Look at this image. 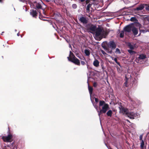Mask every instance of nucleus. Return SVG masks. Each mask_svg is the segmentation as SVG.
Wrapping results in <instances>:
<instances>
[{
    "mask_svg": "<svg viewBox=\"0 0 149 149\" xmlns=\"http://www.w3.org/2000/svg\"><path fill=\"white\" fill-rule=\"evenodd\" d=\"M91 33L95 35L96 39L100 40L102 37H105L107 35V32L103 29L98 27L97 28L93 25H91L90 27Z\"/></svg>",
    "mask_w": 149,
    "mask_h": 149,
    "instance_id": "1",
    "label": "nucleus"
},
{
    "mask_svg": "<svg viewBox=\"0 0 149 149\" xmlns=\"http://www.w3.org/2000/svg\"><path fill=\"white\" fill-rule=\"evenodd\" d=\"M98 113V115L100 116V115L102 113H105L109 109V105L105 103L104 101H101L99 102V111L96 106H94Z\"/></svg>",
    "mask_w": 149,
    "mask_h": 149,
    "instance_id": "2",
    "label": "nucleus"
},
{
    "mask_svg": "<svg viewBox=\"0 0 149 149\" xmlns=\"http://www.w3.org/2000/svg\"><path fill=\"white\" fill-rule=\"evenodd\" d=\"M141 25L139 23L132 24V31L134 35H136L138 33V28H141Z\"/></svg>",
    "mask_w": 149,
    "mask_h": 149,
    "instance_id": "3",
    "label": "nucleus"
},
{
    "mask_svg": "<svg viewBox=\"0 0 149 149\" xmlns=\"http://www.w3.org/2000/svg\"><path fill=\"white\" fill-rule=\"evenodd\" d=\"M127 116L131 119H134L139 116V114L136 113L132 112H129L127 114Z\"/></svg>",
    "mask_w": 149,
    "mask_h": 149,
    "instance_id": "4",
    "label": "nucleus"
},
{
    "mask_svg": "<svg viewBox=\"0 0 149 149\" xmlns=\"http://www.w3.org/2000/svg\"><path fill=\"white\" fill-rule=\"evenodd\" d=\"M12 136L11 134H9L7 136H4L2 137V139L5 142H10L12 141Z\"/></svg>",
    "mask_w": 149,
    "mask_h": 149,
    "instance_id": "5",
    "label": "nucleus"
},
{
    "mask_svg": "<svg viewBox=\"0 0 149 149\" xmlns=\"http://www.w3.org/2000/svg\"><path fill=\"white\" fill-rule=\"evenodd\" d=\"M120 109V112L123 114L127 115L128 111V110L126 108L122 106H120L119 107Z\"/></svg>",
    "mask_w": 149,
    "mask_h": 149,
    "instance_id": "6",
    "label": "nucleus"
},
{
    "mask_svg": "<svg viewBox=\"0 0 149 149\" xmlns=\"http://www.w3.org/2000/svg\"><path fill=\"white\" fill-rule=\"evenodd\" d=\"M132 24L127 26L124 29V31L125 32H130L132 30Z\"/></svg>",
    "mask_w": 149,
    "mask_h": 149,
    "instance_id": "7",
    "label": "nucleus"
},
{
    "mask_svg": "<svg viewBox=\"0 0 149 149\" xmlns=\"http://www.w3.org/2000/svg\"><path fill=\"white\" fill-rule=\"evenodd\" d=\"M108 45L109 47L111 48L112 49H115L116 47V45L115 43L112 41L109 42Z\"/></svg>",
    "mask_w": 149,
    "mask_h": 149,
    "instance_id": "8",
    "label": "nucleus"
},
{
    "mask_svg": "<svg viewBox=\"0 0 149 149\" xmlns=\"http://www.w3.org/2000/svg\"><path fill=\"white\" fill-rule=\"evenodd\" d=\"M71 61L72 62L75 64H76L77 65H80L79 61L76 57L74 58L73 59V60H72Z\"/></svg>",
    "mask_w": 149,
    "mask_h": 149,
    "instance_id": "9",
    "label": "nucleus"
},
{
    "mask_svg": "<svg viewBox=\"0 0 149 149\" xmlns=\"http://www.w3.org/2000/svg\"><path fill=\"white\" fill-rule=\"evenodd\" d=\"M74 58H76V57L74 56L73 53H72L71 51H70L69 56L68 57V60L71 61Z\"/></svg>",
    "mask_w": 149,
    "mask_h": 149,
    "instance_id": "10",
    "label": "nucleus"
},
{
    "mask_svg": "<svg viewBox=\"0 0 149 149\" xmlns=\"http://www.w3.org/2000/svg\"><path fill=\"white\" fill-rule=\"evenodd\" d=\"M79 20L84 24H86L87 23V21L85 17H81L79 19Z\"/></svg>",
    "mask_w": 149,
    "mask_h": 149,
    "instance_id": "11",
    "label": "nucleus"
},
{
    "mask_svg": "<svg viewBox=\"0 0 149 149\" xmlns=\"http://www.w3.org/2000/svg\"><path fill=\"white\" fill-rule=\"evenodd\" d=\"M30 13V14L33 17H36L37 16V13L36 10H31Z\"/></svg>",
    "mask_w": 149,
    "mask_h": 149,
    "instance_id": "12",
    "label": "nucleus"
},
{
    "mask_svg": "<svg viewBox=\"0 0 149 149\" xmlns=\"http://www.w3.org/2000/svg\"><path fill=\"white\" fill-rule=\"evenodd\" d=\"M99 61L95 59L93 62V65L97 67L99 66Z\"/></svg>",
    "mask_w": 149,
    "mask_h": 149,
    "instance_id": "13",
    "label": "nucleus"
},
{
    "mask_svg": "<svg viewBox=\"0 0 149 149\" xmlns=\"http://www.w3.org/2000/svg\"><path fill=\"white\" fill-rule=\"evenodd\" d=\"M144 8V4L141 5L136 8L137 10H142Z\"/></svg>",
    "mask_w": 149,
    "mask_h": 149,
    "instance_id": "14",
    "label": "nucleus"
},
{
    "mask_svg": "<svg viewBox=\"0 0 149 149\" xmlns=\"http://www.w3.org/2000/svg\"><path fill=\"white\" fill-rule=\"evenodd\" d=\"M84 53L87 56H89L90 54V50L87 49H86L85 50Z\"/></svg>",
    "mask_w": 149,
    "mask_h": 149,
    "instance_id": "15",
    "label": "nucleus"
},
{
    "mask_svg": "<svg viewBox=\"0 0 149 149\" xmlns=\"http://www.w3.org/2000/svg\"><path fill=\"white\" fill-rule=\"evenodd\" d=\"M88 89L90 95L92 94L93 92V88L92 87L88 86Z\"/></svg>",
    "mask_w": 149,
    "mask_h": 149,
    "instance_id": "16",
    "label": "nucleus"
},
{
    "mask_svg": "<svg viewBox=\"0 0 149 149\" xmlns=\"http://www.w3.org/2000/svg\"><path fill=\"white\" fill-rule=\"evenodd\" d=\"M112 113V112L111 110H109L107 113L108 116H111Z\"/></svg>",
    "mask_w": 149,
    "mask_h": 149,
    "instance_id": "17",
    "label": "nucleus"
},
{
    "mask_svg": "<svg viewBox=\"0 0 149 149\" xmlns=\"http://www.w3.org/2000/svg\"><path fill=\"white\" fill-rule=\"evenodd\" d=\"M10 148L11 149H16V147L14 145V143H12L10 146Z\"/></svg>",
    "mask_w": 149,
    "mask_h": 149,
    "instance_id": "18",
    "label": "nucleus"
},
{
    "mask_svg": "<svg viewBox=\"0 0 149 149\" xmlns=\"http://www.w3.org/2000/svg\"><path fill=\"white\" fill-rule=\"evenodd\" d=\"M139 58L140 59H144L146 58V57L144 55L141 54L139 56Z\"/></svg>",
    "mask_w": 149,
    "mask_h": 149,
    "instance_id": "19",
    "label": "nucleus"
},
{
    "mask_svg": "<svg viewBox=\"0 0 149 149\" xmlns=\"http://www.w3.org/2000/svg\"><path fill=\"white\" fill-rule=\"evenodd\" d=\"M91 4H89L87 6L86 10L88 11L90 10V8L91 7Z\"/></svg>",
    "mask_w": 149,
    "mask_h": 149,
    "instance_id": "20",
    "label": "nucleus"
},
{
    "mask_svg": "<svg viewBox=\"0 0 149 149\" xmlns=\"http://www.w3.org/2000/svg\"><path fill=\"white\" fill-rule=\"evenodd\" d=\"M128 46L129 47V48L131 49H134V46L131 45V44L129 43L128 45Z\"/></svg>",
    "mask_w": 149,
    "mask_h": 149,
    "instance_id": "21",
    "label": "nucleus"
},
{
    "mask_svg": "<svg viewBox=\"0 0 149 149\" xmlns=\"http://www.w3.org/2000/svg\"><path fill=\"white\" fill-rule=\"evenodd\" d=\"M124 31H124L123 30V31H121V33H120V37L123 38V37Z\"/></svg>",
    "mask_w": 149,
    "mask_h": 149,
    "instance_id": "22",
    "label": "nucleus"
},
{
    "mask_svg": "<svg viewBox=\"0 0 149 149\" xmlns=\"http://www.w3.org/2000/svg\"><path fill=\"white\" fill-rule=\"evenodd\" d=\"M144 142L143 140L141 141V147L142 148H143L144 147Z\"/></svg>",
    "mask_w": 149,
    "mask_h": 149,
    "instance_id": "23",
    "label": "nucleus"
},
{
    "mask_svg": "<svg viewBox=\"0 0 149 149\" xmlns=\"http://www.w3.org/2000/svg\"><path fill=\"white\" fill-rule=\"evenodd\" d=\"M36 7L38 9H41L42 8L41 6L39 3H38L36 4Z\"/></svg>",
    "mask_w": 149,
    "mask_h": 149,
    "instance_id": "24",
    "label": "nucleus"
},
{
    "mask_svg": "<svg viewBox=\"0 0 149 149\" xmlns=\"http://www.w3.org/2000/svg\"><path fill=\"white\" fill-rule=\"evenodd\" d=\"M144 7H145L146 10L149 11V6H147L146 4H144Z\"/></svg>",
    "mask_w": 149,
    "mask_h": 149,
    "instance_id": "25",
    "label": "nucleus"
},
{
    "mask_svg": "<svg viewBox=\"0 0 149 149\" xmlns=\"http://www.w3.org/2000/svg\"><path fill=\"white\" fill-rule=\"evenodd\" d=\"M115 52L116 53H118V54H120V50L118 48H116V49Z\"/></svg>",
    "mask_w": 149,
    "mask_h": 149,
    "instance_id": "26",
    "label": "nucleus"
},
{
    "mask_svg": "<svg viewBox=\"0 0 149 149\" xmlns=\"http://www.w3.org/2000/svg\"><path fill=\"white\" fill-rule=\"evenodd\" d=\"M136 20V19L134 17H131L130 19V20L132 21H135Z\"/></svg>",
    "mask_w": 149,
    "mask_h": 149,
    "instance_id": "27",
    "label": "nucleus"
},
{
    "mask_svg": "<svg viewBox=\"0 0 149 149\" xmlns=\"http://www.w3.org/2000/svg\"><path fill=\"white\" fill-rule=\"evenodd\" d=\"M128 52L130 54H132L133 53H135V52H134L132 51V50H128Z\"/></svg>",
    "mask_w": 149,
    "mask_h": 149,
    "instance_id": "28",
    "label": "nucleus"
},
{
    "mask_svg": "<svg viewBox=\"0 0 149 149\" xmlns=\"http://www.w3.org/2000/svg\"><path fill=\"white\" fill-rule=\"evenodd\" d=\"M114 61H115V62L118 64L119 66H120V64L119 63V62H118V61H117V58H114Z\"/></svg>",
    "mask_w": 149,
    "mask_h": 149,
    "instance_id": "29",
    "label": "nucleus"
},
{
    "mask_svg": "<svg viewBox=\"0 0 149 149\" xmlns=\"http://www.w3.org/2000/svg\"><path fill=\"white\" fill-rule=\"evenodd\" d=\"M142 138H143V135H141L140 136H139V139H140V140H141V141H142V140H142Z\"/></svg>",
    "mask_w": 149,
    "mask_h": 149,
    "instance_id": "30",
    "label": "nucleus"
},
{
    "mask_svg": "<svg viewBox=\"0 0 149 149\" xmlns=\"http://www.w3.org/2000/svg\"><path fill=\"white\" fill-rule=\"evenodd\" d=\"M72 7L74 8H77V5L75 4H73L72 5Z\"/></svg>",
    "mask_w": 149,
    "mask_h": 149,
    "instance_id": "31",
    "label": "nucleus"
},
{
    "mask_svg": "<svg viewBox=\"0 0 149 149\" xmlns=\"http://www.w3.org/2000/svg\"><path fill=\"white\" fill-rule=\"evenodd\" d=\"M97 84L96 83V82H94V83H93V86L95 87L97 86Z\"/></svg>",
    "mask_w": 149,
    "mask_h": 149,
    "instance_id": "32",
    "label": "nucleus"
},
{
    "mask_svg": "<svg viewBox=\"0 0 149 149\" xmlns=\"http://www.w3.org/2000/svg\"><path fill=\"white\" fill-rule=\"evenodd\" d=\"M81 63L82 65H84L85 64V62L84 61H81Z\"/></svg>",
    "mask_w": 149,
    "mask_h": 149,
    "instance_id": "33",
    "label": "nucleus"
},
{
    "mask_svg": "<svg viewBox=\"0 0 149 149\" xmlns=\"http://www.w3.org/2000/svg\"><path fill=\"white\" fill-rule=\"evenodd\" d=\"M118 71L119 72H121V70L120 68H119L118 67H117V68Z\"/></svg>",
    "mask_w": 149,
    "mask_h": 149,
    "instance_id": "34",
    "label": "nucleus"
},
{
    "mask_svg": "<svg viewBox=\"0 0 149 149\" xmlns=\"http://www.w3.org/2000/svg\"><path fill=\"white\" fill-rule=\"evenodd\" d=\"M79 2H83L86 0H78Z\"/></svg>",
    "mask_w": 149,
    "mask_h": 149,
    "instance_id": "35",
    "label": "nucleus"
},
{
    "mask_svg": "<svg viewBox=\"0 0 149 149\" xmlns=\"http://www.w3.org/2000/svg\"><path fill=\"white\" fill-rule=\"evenodd\" d=\"M85 1L86 4H88V3H89L90 1V0H85Z\"/></svg>",
    "mask_w": 149,
    "mask_h": 149,
    "instance_id": "36",
    "label": "nucleus"
},
{
    "mask_svg": "<svg viewBox=\"0 0 149 149\" xmlns=\"http://www.w3.org/2000/svg\"><path fill=\"white\" fill-rule=\"evenodd\" d=\"M138 75V74H135V77H134V78L135 79H136V77H137V76Z\"/></svg>",
    "mask_w": 149,
    "mask_h": 149,
    "instance_id": "37",
    "label": "nucleus"
},
{
    "mask_svg": "<svg viewBox=\"0 0 149 149\" xmlns=\"http://www.w3.org/2000/svg\"><path fill=\"white\" fill-rule=\"evenodd\" d=\"M95 100L96 102H98V99L97 98H95Z\"/></svg>",
    "mask_w": 149,
    "mask_h": 149,
    "instance_id": "38",
    "label": "nucleus"
},
{
    "mask_svg": "<svg viewBox=\"0 0 149 149\" xmlns=\"http://www.w3.org/2000/svg\"><path fill=\"white\" fill-rule=\"evenodd\" d=\"M147 19L149 22V16L147 17Z\"/></svg>",
    "mask_w": 149,
    "mask_h": 149,
    "instance_id": "39",
    "label": "nucleus"
},
{
    "mask_svg": "<svg viewBox=\"0 0 149 149\" xmlns=\"http://www.w3.org/2000/svg\"><path fill=\"white\" fill-rule=\"evenodd\" d=\"M111 58V59H112V60H114V58L113 57H111V56H110Z\"/></svg>",
    "mask_w": 149,
    "mask_h": 149,
    "instance_id": "40",
    "label": "nucleus"
},
{
    "mask_svg": "<svg viewBox=\"0 0 149 149\" xmlns=\"http://www.w3.org/2000/svg\"><path fill=\"white\" fill-rule=\"evenodd\" d=\"M112 52V51H110L108 53H111Z\"/></svg>",
    "mask_w": 149,
    "mask_h": 149,
    "instance_id": "41",
    "label": "nucleus"
},
{
    "mask_svg": "<svg viewBox=\"0 0 149 149\" xmlns=\"http://www.w3.org/2000/svg\"><path fill=\"white\" fill-rule=\"evenodd\" d=\"M102 53L103 54H105V52L103 51H102Z\"/></svg>",
    "mask_w": 149,
    "mask_h": 149,
    "instance_id": "42",
    "label": "nucleus"
},
{
    "mask_svg": "<svg viewBox=\"0 0 149 149\" xmlns=\"http://www.w3.org/2000/svg\"><path fill=\"white\" fill-rule=\"evenodd\" d=\"M17 36H19V33H18L17 34Z\"/></svg>",
    "mask_w": 149,
    "mask_h": 149,
    "instance_id": "43",
    "label": "nucleus"
},
{
    "mask_svg": "<svg viewBox=\"0 0 149 149\" xmlns=\"http://www.w3.org/2000/svg\"><path fill=\"white\" fill-rule=\"evenodd\" d=\"M127 122H129V120H127Z\"/></svg>",
    "mask_w": 149,
    "mask_h": 149,
    "instance_id": "44",
    "label": "nucleus"
},
{
    "mask_svg": "<svg viewBox=\"0 0 149 149\" xmlns=\"http://www.w3.org/2000/svg\"><path fill=\"white\" fill-rule=\"evenodd\" d=\"M2 0H0V2H1Z\"/></svg>",
    "mask_w": 149,
    "mask_h": 149,
    "instance_id": "45",
    "label": "nucleus"
},
{
    "mask_svg": "<svg viewBox=\"0 0 149 149\" xmlns=\"http://www.w3.org/2000/svg\"><path fill=\"white\" fill-rule=\"evenodd\" d=\"M144 31H143V32H144Z\"/></svg>",
    "mask_w": 149,
    "mask_h": 149,
    "instance_id": "46",
    "label": "nucleus"
},
{
    "mask_svg": "<svg viewBox=\"0 0 149 149\" xmlns=\"http://www.w3.org/2000/svg\"><path fill=\"white\" fill-rule=\"evenodd\" d=\"M15 31H16V30H15Z\"/></svg>",
    "mask_w": 149,
    "mask_h": 149,
    "instance_id": "47",
    "label": "nucleus"
},
{
    "mask_svg": "<svg viewBox=\"0 0 149 149\" xmlns=\"http://www.w3.org/2000/svg\"><path fill=\"white\" fill-rule=\"evenodd\" d=\"M70 47H71V45H70Z\"/></svg>",
    "mask_w": 149,
    "mask_h": 149,
    "instance_id": "48",
    "label": "nucleus"
}]
</instances>
